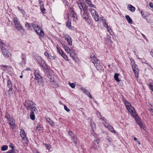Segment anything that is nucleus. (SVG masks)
<instances>
[{
	"instance_id": "nucleus-1",
	"label": "nucleus",
	"mask_w": 153,
	"mask_h": 153,
	"mask_svg": "<svg viewBox=\"0 0 153 153\" xmlns=\"http://www.w3.org/2000/svg\"><path fill=\"white\" fill-rule=\"evenodd\" d=\"M124 103L128 111L130 112L131 115L134 117L137 124L141 128L143 127V124L139 120L138 117L137 116L134 108L131 106V104L128 101H125Z\"/></svg>"
},
{
	"instance_id": "nucleus-2",
	"label": "nucleus",
	"mask_w": 153,
	"mask_h": 153,
	"mask_svg": "<svg viewBox=\"0 0 153 153\" xmlns=\"http://www.w3.org/2000/svg\"><path fill=\"white\" fill-rule=\"evenodd\" d=\"M24 105L27 110L30 111L33 110L35 113L37 112V109L33 106L35 105V104L32 101L27 100L25 102Z\"/></svg>"
},
{
	"instance_id": "nucleus-3",
	"label": "nucleus",
	"mask_w": 153,
	"mask_h": 153,
	"mask_svg": "<svg viewBox=\"0 0 153 153\" xmlns=\"http://www.w3.org/2000/svg\"><path fill=\"white\" fill-rule=\"evenodd\" d=\"M32 25L37 34L40 37L43 38L44 36V33L41 27L38 25L34 24H32Z\"/></svg>"
},
{
	"instance_id": "nucleus-4",
	"label": "nucleus",
	"mask_w": 153,
	"mask_h": 153,
	"mask_svg": "<svg viewBox=\"0 0 153 153\" xmlns=\"http://www.w3.org/2000/svg\"><path fill=\"white\" fill-rule=\"evenodd\" d=\"M5 117L7 120V123L9 124L11 128L13 129H14L16 127V125L15 123V120L12 118L10 117L9 114L7 113L5 114Z\"/></svg>"
},
{
	"instance_id": "nucleus-5",
	"label": "nucleus",
	"mask_w": 153,
	"mask_h": 153,
	"mask_svg": "<svg viewBox=\"0 0 153 153\" xmlns=\"http://www.w3.org/2000/svg\"><path fill=\"white\" fill-rule=\"evenodd\" d=\"M131 64L133 71L135 74V77H138L139 70L137 66L135 64L134 61V60H132L131 61Z\"/></svg>"
},
{
	"instance_id": "nucleus-6",
	"label": "nucleus",
	"mask_w": 153,
	"mask_h": 153,
	"mask_svg": "<svg viewBox=\"0 0 153 153\" xmlns=\"http://www.w3.org/2000/svg\"><path fill=\"white\" fill-rule=\"evenodd\" d=\"M77 4L78 7L81 10V14H84L85 11L87 9L85 4L83 3L82 2V3L80 2V3L77 2Z\"/></svg>"
},
{
	"instance_id": "nucleus-7",
	"label": "nucleus",
	"mask_w": 153,
	"mask_h": 153,
	"mask_svg": "<svg viewBox=\"0 0 153 153\" xmlns=\"http://www.w3.org/2000/svg\"><path fill=\"white\" fill-rule=\"evenodd\" d=\"M105 123H103L105 127L107 128L110 131L111 133L115 134L116 132L114 130L113 127H112L109 124L107 123V121L105 122Z\"/></svg>"
},
{
	"instance_id": "nucleus-8",
	"label": "nucleus",
	"mask_w": 153,
	"mask_h": 153,
	"mask_svg": "<svg viewBox=\"0 0 153 153\" xmlns=\"http://www.w3.org/2000/svg\"><path fill=\"white\" fill-rule=\"evenodd\" d=\"M36 59L38 63V64H40V66H42L43 68H45V66H46V64L45 63V61L43 59H42L41 57H37Z\"/></svg>"
},
{
	"instance_id": "nucleus-9",
	"label": "nucleus",
	"mask_w": 153,
	"mask_h": 153,
	"mask_svg": "<svg viewBox=\"0 0 153 153\" xmlns=\"http://www.w3.org/2000/svg\"><path fill=\"white\" fill-rule=\"evenodd\" d=\"M90 57L91 58H94V61H93V62L94 63V64L95 65V64H96V65H95L96 66H97V68L98 70H99V66H100L98 63L99 62V61H98L97 59L96 58H95V56L94 55V54L93 53H91L90 55Z\"/></svg>"
},
{
	"instance_id": "nucleus-10",
	"label": "nucleus",
	"mask_w": 153,
	"mask_h": 153,
	"mask_svg": "<svg viewBox=\"0 0 153 153\" xmlns=\"http://www.w3.org/2000/svg\"><path fill=\"white\" fill-rule=\"evenodd\" d=\"M63 38L67 41L69 45H72L71 38L68 35H65L63 36Z\"/></svg>"
},
{
	"instance_id": "nucleus-11",
	"label": "nucleus",
	"mask_w": 153,
	"mask_h": 153,
	"mask_svg": "<svg viewBox=\"0 0 153 153\" xmlns=\"http://www.w3.org/2000/svg\"><path fill=\"white\" fill-rule=\"evenodd\" d=\"M100 18L101 19L102 22V23L104 26L106 27L109 33H110L111 32V27L109 26H108L107 24L106 23L105 20L103 19V18Z\"/></svg>"
},
{
	"instance_id": "nucleus-12",
	"label": "nucleus",
	"mask_w": 153,
	"mask_h": 153,
	"mask_svg": "<svg viewBox=\"0 0 153 153\" xmlns=\"http://www.w3.org/2000/svg\"><path fill=\"white\" fill-rule=\"evenodd\" d=\"M2 53L4 55L7 57H9L11 56L10 53L8 52L6 49L2 47L1 48Z\"/></svg>"
},
{
	"instance_id": "nucleus-13",
	"label": "nucleus",
	"mask_w": 153,
	"mask_h": 153,
	"mask_svg": "<svg viewBox=\"0 0 153 153\" xmlns=\"http://www.w3.org/2000/svg\"><path fill=\"white\" fill-rule=\"evenodd\" d=\"M15 26L16 29L19 31H20L22 32L24 31V28L22 27L20 23L18 24H16Z\"/></svg>"
},
{
	"instance_id": "nucleus-14",
	"label": "nucleus",
	"mask_w": 153,
	"mask_h": 153,
	"mask_svg": "<svg viewBox=\"0 0 153 153\" xmlns=\"http://www.w3.org/2000/svg\"><path fill=\"white\" fill-rule=\"evenodd\" d=\"M20 134L21 137H22V139L25 140H27L26 138V135L24 130L22 129L21 130L20 132Z\"/></svg>"
},
{
	"instance_id": "nucleus-15",
	"label": "nucleus",
	"mask_w": 153,
	"mask_h": 153,
	"mask_svg": "<svg viewBox=\"0 0 153 153\" xmlns=\"http://www.w3.org/2000/svg\"><path fill=\"white\" fill-rule=\"evenodd\" d=\"M48 78L51 80V84L52 85H54V86L56 87L57 86V85L56 83H54V80H53V77L51 75H49L48 76Z\"/></svg>"
},
{
	"instance_id": "nucleus-16",
	"label": "nucleus",
	"mask_w": 153,
	"mask_h": 153,
	"mask_svg": "<svg viewBox=\"0 0 153 153\" xmlns=\"http://www.w3.org/2000/svg\"><path fill=\"white\" fill-rule=\"evenodd\" d=\"M97 115L98 117L100 119V120H102L104 122L105 121H107V120L104 118V117H102V116L100 114L99 112H97Z\"/></svg>"
},
{
	"instance_id": "nucleus-17",
	"label": "nucleus",
	"mask_w": 153,
	"mask_h": 153,
	"mask_svg": "<svg viewBox=\"0 0 153 153\" xmlns=\"http://www.w3.org/2000/svg\"><path fill=\"white\" fill-rule=\"evenodd\" d=\"M128 9L132 12H134L135 10V7L131 4L128 5Z\"/></svg>"
},
{
	"instance_id": "nucleus-18",
	"label": "nucleus",
	"mask_w": 153,
	"mask_h": 153,
	"mask_svg": "<svg viewBox=\"0 0 153 153\" xmlns=\"http://www.w3.org/2000/svg\"><path fill=\"white\" fill-rule=\"evenodd\" d=\"M46 119L47 121L50 125L52 126H54L55 124L54 122H53L49 118L47 117Z\"/></svg>"
},
{
	"instance_id": "nucleus-19",
	"label": "nucleus",
	"mask_w": 153,
	"mask_h": 153,
	"mask_svg": "<svg viewBox=\"0 0 153 153\" xmlns=\"http://www.w3.org/2000/svg\"><path fill=\"white\" fill-rule=\"evenodd\" d=\"M120 74L118 73H115L114 76V78L115 80L118 82H120L121 80L118 78V76H119Z\"/></svg>"
},
{
	"instance_id": "nucleus-20",
	"label": "nucleus",
	"mask_w": 153,
	"mask_h": 153,
	"mask_svg": "<svg viewBox=\"0 0 153 153\" xmlns=\"http://www.w3.org/2000/svg\"><path fill=\"white\" fill-rule=\"evenodd\" d=\"M125 17L129 23L131 24L132 23V20L128 15L126 16Z\"/></svg>"
},
{
	"instance_id": "nucleus-21",
	"label": "nucleus",
	"mask_w": 153,
	"mask_h": 153,
	"mask_svg": "<svg viewBox=\"0 0 153 153\" xmlns=\"http://www.w3.org/2000/svg\"><path fill=\"white\" fill-rule=\"evenodd\" d=\"M31 112L30 113V119L32 120H34L35 118V115L34 113V112L33 110L30 111Z\"/></svg>"
},
{
	"instance_id": "nucleus-22",
	"label": "nucleus",
	"mask_w": 153,
	"mask_h": 153,
	"mask_svg": "<svg viewBox=\"0 0 153 153\" xmlns=\"http://www.w3.org/2000/svg\"><path fill=\"white\" fill-rule=\"evenodd\" d=\"M71 13H72V16L73 19V20L75 21L77 19L76 14L74 10H72Z\"/></svg>"
},
{
	"instance_id": "nucleus-23",
	"label": "nucleus",
	"mask_w": 153,
	"mask_h": 153,
	"mask_svg": "<svg viewBox=\"0 0 153 153\" xmlns=\"http://www.w3.org/2000/svg\"><path fill=\"white\" fill-rule=\"evenodd\" d=\"M92 16L96 21H98L100 20L99 16L98 15L97 13L93 15Z\"/></svg>"
},
{
	"instance_id": "nucleus-24",
	"label": "nucleus",
	"mask_w": 153,
	"mask_h": 153,
	"mask_svg": "<svg viewBox=\"0 0 153 153\" xmlns=\"http://www.w3.org/2000/svg\"><path fill=\"white\" fill-rule=\"evenodd\" d=\"M62 45L65 51L67 53H68V52L70 51V50H71V49H70V48L66 45L64 44H62Z\"/></svg>"
},
{
	"instance_id": "nucleus-25",
	"label": "nucleus",
	"mask_w": 153,
	"mask_h": 153,
	"mask_svg": "<svg viewBox=\"0 0 153 153\" xmlns=\"http://www.w3.org/2000/svg\"><path fill=\"white\" fill-rule=\"evenodd\" d=\"M58 45L57 44L56 46V49H57L59 53L62 56L64 53L62 49L59 48H58Z\"/></svg>"
},
{
	"instance_id": "nucleus-26",
	"label": "nucleus",
	"mask_w": 153,
	"mask_h": 153,
	"mask_svg": "<svg viewBox=\"0 0 153 153\" xmlns=\"http://www.w3.org/2000/svg\"><path fill=\"white\" fill-rule=\"evenodd\" d=\"M13 22L15 25H16V24H18L20 23L19 19L16 17H15L13 18Z\"/></svg>"
},
{
	"instance_id": "nucleus-27",
	"label": "nucleus",
	"mask_w": 153,
	"mask_h": 153,
	"mask_svg": "<svg viewBox=\"0 0 153 153\" xmlns=\"http://www.w3.org/2000/svg\"><path fill=\"white\" fill-rule=\"evenodd\" d=\"M10 146L12 148V150L11 151L8 152V153H14L15 152L14 147L13 146L12 144H10Z\"/></svg>"
},
{
	"instance_id": "nucleus-28",
	"label": "nucleus",
	"mask_w": 153,
	"mask_h": 153,
	"mask_svg": "<svg viewBox=\"0 0 153 153\" xmlns=\"http://www.w3.org/2000/svg\"><path fill=\"white\" fill-rule=\"evenodd\" d=\"M35 78L36 80H39L38 82L42 80V77L39 74L35 76Z\"/></svg>"
},
{
	"instance_id": "nucleus-29",
	"label": "nucleus",
	"mask_w": 153,
	"mask_h": 153,
	"mask_svg": "<svg viewBox=\"0 0 153 153\" xmlns=\"http://www.w3.org/2000/svg\"><path fill=\"white\" fill-rule=\"evenodd\" d=\"M89 10L91 13L92 16L94 15L95 14H96L97 13V12L94 10L92 8L89 9Z\"/></svg>"
},
{
	"instance_id": "nucleus-30",
	"label": "nucleus",
	"mask_w": 153,
	"mask_h": 153,
	"mask_svg": "<svg viewBox=\"0 0 153 153\" xmlns=\"http://www.w3.org/2000/svg\"><path fill=\"white\" fill-rule=\"evenodd\" d=\"M87 4L90 7H93L95 8L94 6V4H92L91 3L90 0L88 1H86Z\"/></svg>"
},
{
	"instance_id": "nucleus-31",
	"label": "nucleus",
	"mask_w": 153,
	"mask_h": 153,
	"mask_svg": "<svg viewBox=\"0 0 153 153\" xmlns=\"http://www.w3.org/2000/svg\"><path fill=\"white\" fill-rule=\"evenodd\" d=\"M7 86L9 88H12V85L11 82L10 80L9 79L7 82Z\"/></svg>"
},
{
	"instance_id": "nucleus-32",
	"label": "nucleus",
	"mask_w": 153,
	"mask_h": 153,
	"mask_svg": "<svg viewBox=\"0 0 153 153\" xmlns=\"http://www.w3.org/2000/svg\"><path fill=\"white\" fill-rule=\"evenodd\" d=\"M67 26L69 28L71 27V20H68L67 21V22L66 24Z\"/></svg>"
},
{
	"instance_id": "nucleus-33",
	"label": "nucleus",
	"mask_w": 153,
	"mask_h": 153,
	"mask_svg": "<svg viewBox=\"0 0 153 153\" xmlns=\"http://www.w3.org/2000/svg\"><path fill=\"white\" fill-rule=\"evenodd\" d=\"M36 128L38 131L42 130L43 129V127L39 124L37 125Z\"/></svg>"
},
{
	"instance_id": "nucleus-34",
	"label": "nucleus",
	"mask_w": 153,
	"mask_h": 153,
	"mask_svg": "<svg viewBox=\"0 0 153 153\" xmlns=\"http://www.w3.org/2000/svg\"><path fill=\"white\" fill-rule=\"evenodd\" d=\"M68 53H69L70 55V56H71L72 57V58H74V53L73 51V50H70V51H69Z\"/></svg>"
},
{
	"instance_id": "nucleus-35",
	"label": "nucleus",
	"mask_w": 153,
	"mask_h": 153,
	"mask_svg": "<svg viewBox=\"0 0 153 153\" xmlns=\"http://www.w3.org/2000/svg\"><path fill=\"white\" fill-rule=\"evenodd\" d=\"M44 145L47 149L49 150L51 149V146L50 144H44Z\"/></svg>"
},
{
	"instance_id": "nucleus-36",
	"label": "nucleus",
	"mask_w": 153,
	"mask_h": 153,
	"mask_svg": "<svg viewBox=\"0 0 153 153\" xmlns=\"http://www.w3.org/2000/svg\"><path fill=\"white\" fill-rule=\"evenodd\" d=\"M72 138L74 140V142L75 143H77V142H76L77 140V137L75 135H74L73 136H72Z\"/></svg>"
},
{
	"instance_id": "nucleus-37",
	"label": "nucleus",
	"mask_w": 153,
	"mask_h": 153,
	"mask_svg": "<svg viewBox=\"0 0 153 153\" xmlns=\"http://www.w3.org/2000/svg\"><path fill=\"white\" fill-rule=\"evenodd\" d=\"M62 56L66 60H68V57L67 55L64 53L62 55Z\"/></svg>"
},
{
	"instance_id": "nucleus-38",
	"label": "nucleus",
	"mask_w": 153,
	"mask_h": 153,
	"mask_svg": "<svg viewBox=\"0 0 153 153\" xmlns=\"http://www.w3.org/2000/svg\"><path fill=\"white\" fill-rule=\"evenodd\" d=\"M68 85L73 88H74L75 87V85L74 83H71L69 82L68 83Z\"/></svg>"
},
{
	"instance_id": "nucleus-39",
	"label": "nucleus",
	"mask_w": 153,
	"mask_h": 153,
	"mask_svg": "<svg viewBox=\"0 0 153 153\" xmlns=\"http://www.w3.org/2000/svg\"><path fill=\"white\" fill-rule=\"evenodd\" d=\"M7 145H4L2 147L1 150L2 151H5L7 149Z\"/></svg>"
},
{
	"instance_id": "nucleus-40",
	"label": "nucleus",
	"mask_w": 153,
	"mask_h": 153,
	"mask_svg": "<svg viewBox=\"0 0 153 153\" xmlns=\"http://www.w3.org/2000/svg\"><path fill=\"white\" fill-rule=\"evenodd\" d=\"M149 89L153 92V85L151 83H150L149 85Z\"/></svg>"
},
{
	"instance_id": "nucleus-41",
	"label": "nucleus",
	"mask_w": 153,
	"mask_h": 153,
	"mask_svg": "<svg viewBox=\"0 0 153 153\" xmlns=\"http://www.w3.org/2000/svg\"><path fill=\"white\" fill-rule=\"evenodd\" d=\"M31 26L30 23H27L25 24V27L27 29H29L30 27Z\"/></svg>"
},
{
	"instance_id": "nucleus-42",
	"label": "nucleus",
	"mask_w": 153,
	"mask_h": 153,
	"mask_svg": "<svg viewBox=\"0 0 153 153\" xmlns=\"http://www.w3.org/2000/svg\"><path fill=\"white\" fill-rule=\"evenodd\" d=\"M22 60H23L24 62H25L26 61V56L23 54H22Z\"/></svg>"
},
{
	"instance_id": "nucleus-43",
	"label": "nucleus",
	"mask_w": 153,
	"mask_h": 153,
	"mask_svg": "<svg viewBox=\"0 0 153 153\" xmlns=\"http://www.w3.org/2000/svg\"><path fill=\"white\" fill-rule=\"evenodd\" d=\"M48 57L50 59L53 60L55 59V57L54 56H52L51 55H48Z\"/></svg>"
},
{
	"instance_id": "nucleus-44",
	"label": "nucleus",
	"mask_w": 153,
	"mask_h": 153,
	"mask_svg": "<svg viewBox=\"0 0 153 153\" xmlns=\"http://www.w3.org/2000/svg\"><path fill=\"white\" fill-rule=\"evenodd\" d=\"M12 89L13 88H9V89L8 91V93L10 95L13 94Z\"/></svg>"
},
{
	"instance_id": "nucleus-45",
	"label": "nucleus",
	"mask_w": 153,
	"mask_h": 153,
	"mask_svg": "<svg viewBox=\"0 0 153 153\" xmlns=\"http://www.w3.org/2000/svg\"><path fill=\"white\" fill-rule=\"evenodd\" d=\"M1 67H2V69L4 68L3 70L4 71H6L7 69V66L5 65H0Z\"/></svg>"
},
{
	"instance_id": "nucleus-46",
	"label": "nucleus",
	"mask_w": 153,
	"mask_h": 153,
	"mask_svg": "<svg viewBox=\"0 0 153 153\" xmlns=\"http://www.w3.org/2000/svg\"><path fill=\"white\" fill-rule=\"evenodd\" d=\"M64 108L65 109L67 112H68L70 111V110L68 108H67V106L66 105H64Z\"/></svg>"
},
{
	"instance_id": "nucleus-47",
	"label": "nucleus",
	"mask_w": 153,
	"mask_h": 153,
	"mask_svg": "<svg viewBox=\"0 0 153 153\" xmlns=\"http://www.w3.org/2000/svg\"><path fill=\"white\" fill-rule=\"evenodd\" d=\"M90 125L92 128H94L95 127V125L94 123L91 122L90 123Z\"/></svg>"
},
{
	"instance_id": "nucleus-48",
	"label": "nucleus",
	"mask_w": 153,
	"mask_h": 153,
	"mask_svg": "<svg viewBox=\"0 0 153 153\" xmlns=\"http://www.w3.org/2000/svg\"><path fill=\"white\" fill-rule=\"evenodd\" d=\"M40 9H41L42 12L43 13H44L45 9L42 6H40Z\"/></svg>"
},
{
	"instance_id": "nucleus-49",
	"label": "nucleus",
	"mask_w": 153,
	"mask_h": 153,
	"mask_svg": "<svg viewBox=\"0 0 153 153\" xmlns=\"http://www.w3.org/2000/svg\"><path fill=\"white\" fill-rule=\"evenodd\" d=\"M100 142L99 139H97L94 141V143H98Z\"/></svg>"
},
{
	"instance_id": "nucleus-50",
	"label": "nucleus",
	"mask_w": 153,
	"mask_h": 153,
	"mask_svg": "<svg viewBox=\"0 0 153 153\" xmlns=\"http://www.w3.org/2000/svg\"><path fill=\"white\" fill-rule=\"evenodd\" d=\"M68 134L70 136H71L72 137V136H73L74 135L73 132H72L71 131H69Z\"/></svg>"
},
{
	"instance_id": "nucleus-51",
	"label": "nucleus",
	"mask_w": 153,
	"mask_h": 153,
	"mask_svg": "<svg viewBox=\"0 0 153 153\" xmlns=\"http://www.w3.org/2000/svg\"><path fill=\"white\" fill-rule=\"evenodd\" d=\"M149 110L151 115L152 116H153V109H149Z\"/></svg>"
},
{
	"instance_id": "nucleus-52",
	"label": "nucleus",
	"mask_w": 153,
	"mask_h": 153,
	"mask_svg": "<svg viewBox=\"0 0 153 153\" xmlns=\"http://www.w3.org/2000/svg\"><path fill=\"white\" fill-rule=\"evenodd\" d=\"M86 92H87L89 94V95H88V96L90 97V98L92 99V97L91 96V94L89 93V92L88 91H86Z\"/></svg>"
},
{
	"instance_id": "nucleus-53",
	"label": "nucleus",
	"mask_w": 153,
	"mask_h": 153,
	"mask_svg": "<svg viewBox=\"0 0 153 153\" xmlns=\"http://www.w3.org/2000/svg\"><path fill=\"white\" fill-rule=\"evenodd\" d=\"M39 74L38 73L37 71V70L35 71V72L34 73V75H35V76H36V75H39Z\"/></svg>"
},
{
	"instance_id": "nucleus-54",
	"label": "nucleus",
	"mask_w": 153,
	"mask_h": 153,
	"mask_svg": "<svg viewBox=\"0 0 153 153\" xmlns=\"http://www.w3.org/2000/svg\"><path fill=\"white\" fill-rule=\"evenodd\" d=\"M149 6L153 8V4L152 3H150Z\"/></svg>"
},
{
	"instance_id": "nucleus-55",
	"label": "nucleus",
	"mask_w": 153,
	"mask_h": 153,
	"mask_svg": "<svg viewBox=\"0 0 153 153\" xmlns=\"http://www.w3.org/2000/svg\"><path fill=\"white\" fill-rule=\"evenodd\" d=\"M141 34H142V35L143 36V38L145 39H146V37L143 34H142V33Z\"/></svg>"
},
{
	"instance_id": "nucleus-56",
	"label": "nucleus",
	"mask_w": 153,
	"mask_h": 153,
	"mask_svg": "<svg viewBox=\"0 0 153 153\" xmlns=\"http://www.w3.org/2000/svg\"><path fill=\"white\" fill-rule=\"evenodd\" d=\"M0 44H2L3 45H4V43L2 41L1 39H0Z\"/></svg>"
},
{
	"instance_id": "nucleus-57",
	"label": "nucleus",
	"mask_w": 153,
	"mask_h": 153,
	"mask_svg": "<svg viewBox=\"0 0 153 153\" xmlns=\"http://www.w3.org/2000/svg\"><path fill=\"white\" fill-rule=\"evenodd\" d=\"M39 4H40L41 5V6H42L43 5V2L42 1H39Z\"/></svg>"
},
{
	"instance_id": "nucleus-58",
	"label": "nucleus",
	"mask_w": 153,
	"mask_h": 153,
	"mask_svg": "<svg viewBox=\"0 0 153 153\" xmlns=\"http://www.w3.org/2000/svg\"><path fill=\"white\" fill-rule=\"evenodd\" d=\"M44 54L45 56H48V55H49L48 53L47 52H45L44 53Z\"/></svg>"
},
{
	"instance_id": "nucleus-59",
	"label": "nucleus",
	"mask_w": 153,
	"mask_h": 153,
	"mask_svg": "<svg viewBox=\"0 0 153 153\" xmlns=\"http://www.w3.org/2000/svg\"><path fill=\"white\" fill-rule=\"evenodd\" d=\"M86 91H87V90H86V89H85V91H84V92L86 94H87L88 95H89V94L87 92H86Z\"/></svg>"
},
{
	"instance_id": "nucleus-60",
	"label": "nucleus",
	"mask_w": 153,
	"mask_h": 153,
	"mask_svg": "<svg viewBox=\"0 0 153 153\" xmlns=\"http://www.w3.org/2000/svg\"><path fill=\"white\" fill-rule=\"evenodd\" d=\"M141 15H142V16H143V18H145V17H144V16H143V15H144V13H143V12H142V11L141 12Z\"/></svg>"
},
{
	"instance_id": "nucleus-61",
	"label": "nucleus",
	"mask_w": 153,
	"mask_h": 153,
	"mask_svg": "<svg viewBox=\"0 0 153 153\" xmlns=\"http://www.w3.org/2000/svg\"><path fill=\"white\" fill-rule=\"evenodd\" d=\"M134 140L135 141H137V138H136V137H134Z\"/></svg>"
},
{
	"instance_id": "nucleus-62",
	"label": "nucleus",
	"mask_w": 153,
	"mask_h": 153,
	"mask_svg": "<svg viewBox=\"0 0 153 153\" xmlns=\"http://www.w3.org/2000/svg\"><path fill=\"white\" fill-rule=\"evenodd\" d=\"M69 20H71L70 19V18H69V16H67V21H68Z\"/></svg>"
},
{
	"instance_id": "nucleus-63",
	"label": "nucleus",
	"mask_w": 153,
	"mask_h": 153,
	"mask_svg": "<svg viewBox=\"0 0 153 153\" xmlns=\"http://www.w3.org/2000/svg\"><path fill=\"white\" fill-rule=\"evenodd\" d=\"M25 70L27 71H29L30 70V68H27Z\"/></svg>"
},
{
	"instance_id": "nucleus-64",
	"label": "nucleus",
	"mask_w": 153,
	"mask_h": 153,
	"mask_svg": "<svg viewBox=\"0 0 153 153\" xmlns=\"http://www.w3.org/2000/svg\"><path fill=\"white\" fill-rule=\"evenodd\" d=\"M151 54L153 57V52H151Z\"/></svg>"
}]
</instances>
